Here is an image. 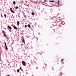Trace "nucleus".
I'll use <instances>...</instances> for the list:
<instances>
[{
  "label": "nucleus",
  "instance_id": "1",
  "mask_svg": "<svg viewBox=\"0 0 76 76\" xmlns=\"http://www.w3.org/2000/svg\"><path fill=\"white\" fill-rule=\"evenodd\" d=\"M22 64H23V66H26V62H25V61H22Z\"/></svg>",
  "mask_w": 76,
  "mask_h": 76
},
{
  "label": "nucleus",
  "instance_id": "2",
  "mask_svg": "<svg viewBox=\"0 0 76 76\" xmlns=\"http://www.w3.org/2000/svg\"><path fill=\"white\" fill-rule=\"evenodd\" d=\"M5 49L6 50L8 49V48H7V45H6V43H5Z\"/></svg>",
  "mask_w": 76,
  "mask_h": 76
},
{
  "label": "nucleus",
  "instance_id": "3",
  "mask_svg": "<svg viewBox=\"0 0 76 76\" xmlns=\"http://www.w3.org/2000/svg\"><path fill=\"white\" fill-rule=\"evenodd\" d=\"M10 10L11 11V12H12V13H15V12L13 11V10H12V8H10Z\"/></svg>",
  "mask_w": 76,
  "mask_h": 76
},
{
  "label": "nucleus",
  "instance_id": "4",
  "mask_svg": "<svg viewBox=\"0 0 76 76\" xmlns=\"http://www.w3.org/2000/svg\"><path fill=\"white\" fill-rule=\"evenodd\" d=\"M13 27L14 29H18V28L16 27L15 25L13 26Z\"/></svg>",
  "mask_w": 76,
  "mask_h": 76
},
{
  "label": "nucleus",
  "instance_id": "5",
  "mask_svg": "<svg viewBox=\"0 0 76 76\" xmlns=\"http://www.w3.org/2000/svg\"><path fill=\"white\" fill-rule=\"evenodd\" d=\"M2 33H3L4 35L5 36H6V35L5 34V32H4V31H2Z\"/></svg>",
  "mask_w": 76,
  "mask_h": 76
},
{
  "label": "nucleus",
  "instance_id": "6",
  "mask_svg": "<svg viewBox=\"0 0 76 76\" xmlns=\"http://www.w3.org/2000/svg\"><path fill=\"white\" fill-rule=\"evenodd\" d=\"M19 21H17V26H18V25H19Z\"/></svg>",
  "mask_w": 76,
  "mask_h": 76
},
{
  "label": "nucleus",
  "instance_id": "7",
  "mask_svg": "<svg viewBox=\"0 0 76 76\" xmlns=\"http://www.w3.org/2000/svg\"><path fill=\"white\" fill-rule=\"evenodd\" d=\"M8 28H9V29H10V30H11V27H10L9 26H8Z\"/></svg>",
  "mask_w": 76,
  "mask_h": 76
},
{
  "label": "nucleus",
  "instance_id": "8",
  "mask_svg": "<svg viewBox=\"0 0 76 76\" xmlns=\"http://www.w3.org/2000/svg\"><path fill=\"white\" fill-rule=\"evenodd\" d=\"M28 28H31V26H30V25L28 24Z\"/></svg>",
  "mask_w": 76,
  "mask_h": 76
},
{
  "label": "nucleus",
  "instance_id": "9",
  "mask_svg": "<svg viewBox=\"0 0 76 76\" xmlns=\"http://www.w3.org/2000/svg\"><path fill=\"white\" fill-rule=\"evenodd\" d=\"M15 9H19V7H16Z\"/></svg>",
  "mask_w": 76,
  "mask_h": 76
},
{
  "label": "nucleus",
  "instance_id": "10",
  "mask_svg": "<svg viewBox=\"0 0 76 76\" xmlns=\"http://www.w3.org/2000/svg\"><path fill=\"white\" fill-rule=\"evenodd\" d=\"M22 41L23 42H24V43H25V40H24V39H23L22 40Z\"/></svg>",
  "mask_w": 76,
  "mask_h": 76
},
{
  "label": "nucleus",
  "instance_id": "11",
  "mask_svg": "<svg viewBox=\"0 0 76 76\" xmlns=\"http://www.w3.org/2000/svg\"><path fill=\"white\" fill-rule=\"evenodd\" d=\"M16 3V2H15V1H13V4H15Z\"/></svg>",
  "mask_w": 76,
  "mask_h": 76
},
{
  "label": "nucleus",
  "instance_id": "12",
  "mask_svg": "<svg viewBox=\"0 0 76 76\" xmlns=\"http://www.w3.org/2000/svg\"><path fill=\"white\" fill-rule=\"evenodd\" d=\"M31 15H35V13L34 12L32 13Z\"/></svg>",
  "mask_w": 76,
  "mask_h": 76
},
{
  "label": "nucleus",
  "instance_id": "13",
  "mask_svg": "<svg viewBox=\"0 0 76 76\" xmlns=\"http://www.w3.org/2000/svg\"><path fill=\"white\" fill-rule=\"evenodd\" d=\"M49 2H52V3H54V1H49Z\"/></svg>",
  "mask_w": 76,
  "mask_h": 76
},
{
  "label": "nucleus",
  "instance_id": "14",
  "mask_svg": "<svg viewBox=\"0 0 76 76\" xmlns=\"http://www.w3.org/2000/svg\"><path fill=\"white\" fill-rule=\"evenodd\" d=\"M4 16L5 18H6V14H4Z\"/></svg>",
  "mask_w": 76,
  "mask_h": 76
},
{
  "label": "nucleus",
  "instance_id": "15",
  "mask_svg": "<svg viewBox=\"0 0 76 76\" xmlns=\"http://www.w3.org/2000/svg\"><path fill=\"white\" fill-rule=\"evenodd\" d=\"M60 2V1H58V4H59V3Z\"/></svg>",
  "mask_w": 76,
  "mask_h": 76
},
{
  "label": "nucleus",
  "instance_id": "16",
  "mask_svg": "<svg viewBox=\"0 0 76 76\" xmlns=\"http://www.w3.org/2000/svg\"><path fill=\"white\" fill-rule=\"evenodd\" d=\"M20 70H22V68H21V67L20 66Z\"/></svg>",
  "mask_w": 76,
  "mask_h": 76
},
{
  "label": "nucleus",
  "instance_id": "17",
  "mask_svg": "<svg viewBox=\"0 0 76 76\" xmlns=\"http://www.w3.org/2000/svg\"><path fill=\"white\" fill-rule=\"evenodd\" d=\"M17 72H19V69L17 70Z\"/></svg>",
  "mask_w": 76,
  "mask_h": 76
},
{
  "label": "nucleus",
  "instance_id": "18",
  "mask_svg": "<svg viewBox=\"0 0 76 76\" xmlns=\"http://www.w3.org/2000/svg\"><path fill=\"white\" fill-rule=\"evenodd\" d=\"M46 2V0H44V1L43 2V3H45Z\"/></svg>",
  "mask_w": 76,
  "mask_h": 76
},
{
  "label": "nucleus",
  "instance_id": "19",
  "mask_svg": "<svg viewBox=\"0 0 76 76\" xmlns=\"http://www.w3.org/2000/svg\"><path fill=\"white\" fill-rule=\"evenodd\" d=\"M25 28H27V26H26V25H25Z\"/></svg>",
  "mask_w": 76,
  "mask_h": 76
},
{
  "label": "nucleus",
  "instance_id": "20",
  "mask_svg": "<svg viewBox=\"0 0 76 76\" xmlns=\"http://www.w3.org/2000/svg\"><path fill=\"white\" fill-rule=\"evenodd\" d=\"M1 18H3V15H2V14H1Z\"/></svg>",
  "mask_w": 76,
  "mask_h": 76
},
{
  "label": "nucleus",
  "instance_id": "21",
  "mask_svg": "<svg viewBox=\"0 0 76 76\" xmlns=\"http://www.w3.org/2000/svg\"><path fill=\"white\" fill-rule=\"evenodd\" d=\"M6 37V38H7V39H8V38L7 37V36H6H6H5Z\"/></svg>",
  "mask_w": 76,
  "mask_h": 76
},
{
  "label": "nucleus",
  "instance_id": "22",
  "mask_svg": "<svg viewBox=\"0 0 76 76\" xmlns=\"http://www.w3.org/2000/svg\"><path fill=\"white\" fill-rule=\"evenodd\" d=\"M60 75H60L61 76H62V74L61 73H60Z\"/></svg>",
  "mask_w": 76,
  "mask_h": 76
},
{
  "label": "nucleus",
  "instance_id": "23",
  "mask_svg": "<svg viewBox=\"0 0 76 76\" xmlns=\"http://www.w3.org/2000/svg\"><path fill=\"white\" fill-rule=\"evenodd\" d=\"M63 61V59L61 60V61Z\"/></svg>",
  "mask_w": 76,
  "mask_h": 76
},
{
  "label": "nucleus",
  "instance_id": "24",
  "mask_svg": "<svg viewBox=\"0 0 76 76\" xmlns=\"http://www.w3.org/2000/svg\"><path fill=\"white\" fill-rule=\"evenodd\" d=\"M7 76H10L9 75H8Z\"/></svg>",
  "mask_w": 76,
  "mask_h": 76
},
{
  "label": "nucleus",
  "instance_id": "25",
  "mask_svg": "<svg viewBox=\"0 0 76 76\" xmlns=\"http://www.w3.org/2000/svg\"><path fill=\"white\" fill-rule=\"evenodd\" d=\"M50 7H52V6H49Z\"/></svg>",
  "mask_w": 76,
  "mask_h": 76
},
{
  "label": "nucleus",
  "instance_id": "26",
  "mask_svg": "<svg viewBox=\"0 0 76 76\" xmlns=\"http://www.w3.org/2000/svg\"><path fill=\"white\" fill-rule=\"evenodd\" d=\"M1 1H2V0H1Z\"/></svg>",
  "mask_w": 76,
  "mask_h": 76
},
{
  "label": "nucleus",
  "instance_id": "27",
  "mask_svg": "<svg viewBox=\"0 0 76 76\" xmlns=\"http://www.w3.org/2000/svg\"><path fill=\"white\" fill-rule=\"evenodd\" d=\"M10 31V32H11V31Z\"/></svg>",
  "mask_w": 76,
  "mask_h": 76
}]
</instances>
